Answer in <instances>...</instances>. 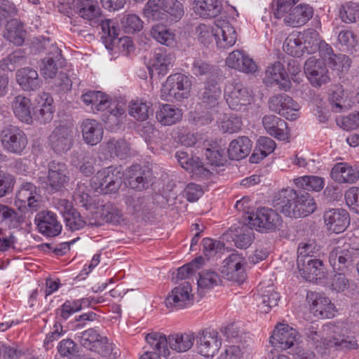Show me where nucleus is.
Returning a JSON list of instances; mask_svg holds the SVG:
<instances>
[{"instance_id": "42", "label": "nucleus", "mask_w": 359, "mask_h": 359, "mask_svg": "<svg viewBox=\"0 0 359 359\" xmlns=\"http://www.w3.org/2000/svg\"><path fill=\"white\" fill-rule=\"evenodd\" d=\"M26 32L22 24L17 19L10 20L5 28L4 36L16 46H22L25 41Z\"/></svg>"}, {"instance_id": "62", "label": "nucleus", "mask_w": 359, "mask_h": 359, "mask_svg": "<svg viewBox=\"0 0 359 359\" xmlns=\"http://www.w3.org/2000/svg\"><path fill=\"white\" fill-rule=\"evenodd\" d=\"M205 155L211 167L223 166L226 162L224 150L219 149L218 147L207 149Z\"/></svg>"}, {"instance_id": "25", "label": "nucleus", "mask_w": 359, "mask_h": 359, "mask_svg": "<svg viewBox=\"0 0 359 359\" xmlns=\"http://www.w3.org/2000/svg\"><path fill=\"white\" fill-rule=\"evenodd\" d=\"M200 104L205 108L217 106L222 96V89L215 79H209L198 91Z\"/></svg>"}, {"instance_id": "63", "label": "nucleus", "mask_w": 359, "mask_h": 359, "mask_svg": "<svg viewBox=\"0 0 359 359\" xmlns=\"http://www.w3.org/2000/svg\"><path fill=\"white\" fill-rule=\"evenodd\" d=\"M339 16L343 22L351 23L359 18V5L356 3H348L339 11Z\"/></svg>"}, {"instance_id": "35", "label": "nucleus", "mask_w": 359, "mask_h": 359, "mask_svg": "<svg viewBox=\"0 0 359 359\" xmlns=\"http://www.w3.org/2000/svg\"><path fill=\"white\" fill-rule=\"evenodd\" d=\"M182 117V111L170 104H161L156 111V118L163 126L174 125L179 122Z\"/></svg>"}, {"instance_id": "56", "label": "nucleus", "mask_w": 359, "mask_h": 359, "mask_svg": "<svg viewBox=\"0 0 359 359\" xmlns=\"http://www.w3.org/2000/svg\"><path fill=\"white\" fill-rule=\"evenodd\" d=\"M344 95V90L341 86H337L332 91L330 97V102L333 111L338 113L348 109Z\"/></svg>"}, {"instance_id": "18", "label": "nucleus", "mask_w": 359, "mask_h": 359, "mask_svg": "<svg viewBox=\"0 0 359 359\" xmlns=\"http://www.w3.org/2000/svg\"><path fill=\"white\" fill-rule=\"evenodd\" d=\"M358 250L352 248L349 243L334 248L329 255V262L334 270H343L353 262Z\"/></svg>"}, {"instance_id": "30", "label": "nucleus", "mask_w": 359, "mask_h": 359, "mask_svg": "<svg viewBox=\"0 0 359 359\" xmlns=\"http://www.w3.org/2000/svg\"><path fill=\"white\" fill-rule=\"evenodd\" d=\"M313 13V8L309 5H299L288 9L283 18L287 26L300 27L312 17Z\"/></svg>"}, {"instance_id": "3", "label": "nucleus", "mask_w": 359, "mask_h": 359, "mask_svg": "<svg viewBox=\"0 0 359 359\" xmlns=\"http://www.w3.org/2000/svg\"><path fill=\"white\" fill-rule=\"evenodd\" d=\"M195 339L196 336L192 332L174 333L170 334L168 338L159 332H151L145 337L147 342L151 346H154L163 357L170 355L168 345L177 353H184L193 346Z\"/></svg>"}, {"instance_id": "52", "label": "nucleus", "mask_w": 359, "mask_h": 359, "mask_svg": "<svg viewBox=\"0 0 359 359\" xmlns=\"http://www.w3.org/2000/svg\"><path fill=\"white\" fill-rule=\"evenodd\" d=\"M151 111L149 104L143 100L132 101L129 105V114L137 121H146Z\"/></svg>"}, {"instance_id": "12", "label": "nucleus", "mask_w": 359, "mask_h": 359, "mask_svg": "<svg viewBox=\"0 0 359 359\" xmlns=\"http://www.w3.org/2000/svg\"><path fill=\"white\" fill-rule=\"evenodd\" d=\"M196 338L198 353L204 357L212 358L222 345L218 332L213 329L198 332Z\"/></svg>"}, {"instance_id": "9", "label": "nucleus", "mask_w": 359, "mask_h": 359, "mask_svg": "<svg viewBox=\"0 0 359 359\" xmlns=\"http://www.w3.org/2000/svg\"><path fill=\"white\" fill-rule=\"evenodd\" d=\"M224 95L229 107L236 111H240L245 108L252 100V91L236 80L226 85Z\"/></svg>"}, {"instance_id": "8", "label": "nucleus", "mask_w": 359, "mask_h": 359, "mask_svg": "<svg viewBox=\"0 0 359 359\" xmlns=\"http://www.w3.org/2000/svg\"><path fill=\"white\" fill-rule=\"evenodd\" d=\"M297 332L287 324L279 323L270 338V343L276 348L287 350L288 354H299L300 344L297 341Z\"/></svg>"}, {"instance_id": "24", "label": "nucleus", "mask_w": 359, "mask_h": 359, "mask_svg": "<svg viewBox=\"0 0 359 359\" xmlns=\"http://www.w3.org/2000/svg\"><path fill=\"white\" fill-rule=\"evenodd\" d=\"M330 176L340 184H354L359 180V166L346 162L337 163L332 168Z\"/></svg>"}, {"instance_id": "41", "label": "nucleus", "mask_w": 359, "mask_h": 359, "mask_svg": "<svg viewBox=\"0 0 359 359\" xmlns=\"http://www.w3.org/2000/svg\"><path fill=\"white\" fill-rule=\"evenodd\" d=\"M262 123L266 132L271 136L279 140L285 138L287 123L283 119L274 115H267L263 117Z\"/></svg>"}, {"instance_id": "45", "label": "nucleus", "mask_w": 359, "mask_h": 359, "mask_svg": "<svg viewBox=\"0 0 359 359\" xmlns=\"http://www.w3.org/2000/svg\"><path fill=\"white\" fill-rule=\"evenodd\" d=\"M150 34L157 42L166 46H174L175 44V34L163 24L152 26Z\"/></svg>"}, {"instance_id": "26", "label": "nucleus", "mask_w": 359, "mask_h": 359, "mask_svg": "<svg viewBox=\"0 0 359 359\" xmlns=\"http://www.w3.org/2000/svg\"><path fill=\"white\" fill-rule=\"evenodd\" d=\"M37 104L33 109V116L35 120L40 123L50 122L53 117V100L48 93H43L36 99Z\"/></svg>"}, {"instance_id": "19", "label": "nucleus", "mask_w": 359, "mask_h": 359, "mask_svg": "<svg viewBox=\"0 0 359 359\" xmlns=\"http://www.w3.org/2000/svg\"><path fill=\"white\" fill-rule=\"evenodd\" d=\"M242 219V224H277L280 223L281 217L276 210L264 207L255 212L247 211Z\"/></svg>"}, {"instance_id": "29", "label": "nucleus", "mask_w": 359, "mask_h": 359, "mask_svg": "<svg viewBox=\"0 0 359 359\" xmlns=\"http://www.w3.org/2000/svg\"><path fill=\"white\" fill-rule=\"evenodd\" d=\"M215 41L219 48H228L236 41V32L234 27L226 20L219 21L215 25Z\"/></svg>"}, {"instance_id": "27", "label": "nucleus", "mask_w": 359, "mask_h": 359, "mask_svg": "<svg viewBox=\"0 0 359 359\" xmlns=\"http://www.w3.org/2000/svg\"><path fill=\"white\" fill-rule=\"evenodd\" d=\"M307 298L311 302V311L318 318H331L334 316V306L331 301L318 293H312Z\"/></svg>"}, {"instance_id": "23", "label": "nucleus", "mask_w": 359, "mask_h": 359, "mask_svg": "<svg viewBox=\"0 0 359 359\" xmlns=\"http://www.w3.org/2000/svg\"><path fill=\"white\" fill-rule=\"evenodd\" d=\"M49 144L57 154H63L69 150L73 144V133L65 126L55 128L49 137Z\"/></svg>"}, {"instance_id": "16", "label": "nucleus", "mask_w": 359, "mask_h": 359, "mask_svg": "<svg viewBox=\"0 0 359 359\" xmlns=\"http://www.w3.org/2000/svg\"><path fill=\"white\" fill-rule=\"evenodd\" d=\"M128 187L136 191L147 189L151 184V172L140 165H133L124 173Z\"/></svg>"}, {"instance_id": "14", "label": "nucleus", "mask_w": 359, "mask_h": 359, "mask_svg": "<svg viewBox=\"0 0 359 359\" xmlns=\"http://www.w3.org/2000/svg\"><path fill=\"white\" fill-rule=\"evenodd\" d=\"M65 65V58L61 50L55 44H51L47 50L46 56L42 60L40 66L41 75L44 79H53L59 69Z\"/></svg>"}, {"instance_id": "5", "label": "nucleus", "mask_w": 359, "mask_h": 359, "mask_svg": "<svg viewBox=\"0 0 359 359\" xmlns=\"http://www.w3.org/2000/svg\"><path fill=\"white\" fill-rule=\"evenodd\" d=\"M123 176L121 167L109 166L97 172L90 180V185L96 192L105 195L116 194L122 185Z\"/></svg>"}, {"instance_id": "38", "label": "nucleus", "mask_w": 359, "mask_h": 359, "mask_svg": "<svg viewBox=\"0 0 359 359\" xmlns=\"http://www.w3.org/2000/svg\"><path fill=\"white\" fill-rule=\"evenodd\" d=\"M252 149L250 140L245 136H241L231 142L228 154L231 160L239 161L248 156Z\"/></svg>"}, {"instance_id": "4", "label": "nucleus", "mask_w": 359, "mask_h": 359, "mask_svg": "<svg viewBox=\"0 0 359 359\" xmlns=\"http://www.w3.org/2000/svg\"><path fill=\"white\" fill-rule=\"evenodd\" d=\"M143 13L149 20L177 22L183 16L184 8L177 0H149L144 6Z\"/></svg>"}, {"instance_id": "51", "label": "nucleus", "mask_w": 359, "mask_h": 359, "mask_svg": "<svg viewBox=\"0 0 359 359\" xmlns=\"http://www.w3.org/2000/svg\"><path fill=\"white\" fill-rule=\"evenodd\" d=\"M325 224H350V216L343 208H334L326 211L323 215Z\"/></svg>"}, {"instance_id": "43", "label": "nucleus", "mask_w": 359, "mask_h": 359, "mask_svg": "<svg viewBox=\"0 0 359 359\" xmlns=\"http://www.w3.org/2000/svg\"><path fill=\"white\" fill-rule=\"evenodd\" d=\"M81 98L86 104H91L93 110L104 111L109 106L108 95L101 91L90 90L82 95Z\"/></svg>"}, {"instance_id": "55", "label": "nucleus", "mask_w": 359, "mask_h": 359, "mask_svg": "<svg viewBox=\"0 0 359 359\" xmlns=\"http://www.w3.org/2000/svg\"><path fill=\"white\" fill-rule=\"evenodd\" d=\"M88 187L85 183L79 182L73 193L72 198L76 204L88 209L90 205V196Z\"/></svg>"}, {"instance_id": "32", "label": "nucleus", "mask_w": 359, "mask_h": 359, "mask_svg": "<svg viewBox=\"0 0 359 359\" xmlns=\"http://www.w3.org/2000/svg\"><path fill=\"white\" fill-rule=\"evenodd\" d=\"M16 81L25 90H36L41 87V84L37 72L30 67H25L18 70Z\"/></svg>"}, {"instance_id": "6", "label": "nucleus", "mask_w": 359, "mask_h": 359, "mask_svg": "<svg viewBox=\"0 0 359 359\" xmlns=\"http://www.w3.org/2000/svg\"><path fill=\"white\" fill-rule=\"evenodd\" d=\"M77 339L84 348L103 357L110 356L115 345L95 328H89L77 334Z\"/></svg>"}, {"instance_id": "49", "label": "nucleus", "mask_w": 359, "mask_h": 359, "mask_svg": "<svg viewBox=\"0 0 359 359\" xmlns=\"http://www.w3.org/2000/svg\"><path fill=\"white\" fill-rule=\"evenodd\" d=\"M101 217L104 222L111 224H121L124 221L122 211L111 203H107L102 205Z\"/></svg>"}, {"instance_id": "28", "label": "nucleus", "mask_w": 359, "mask_h": 359, "mask_svg": "<svg viewBox=\"0 0 359 359\" xmlns=\"http://www.w3.org/2000/svg\"><path fill=\"white\" fill-rule=\"evenodd\" d=\"M72 8L79 17L89 21L97 20L102 15L97 0H73Z\"/></svg>"}, {"instance_id": "7", "label": "nucleus", "mask_w": 359, "mask_h": 359, "mask_svg": "<svg viewBox=\"0 0 359 359\" xmlns=\"http://www.w3.org/2000/svg\"><path fill=\"white\" fill-rule=\"evenodd\" d=\"M191 81L188 76L177 73L170 75L163 84L161 96L169 100L175 99L182 101L190 95Z\"/></svg>"}, {"instance_id": "31", "label": "nucleus", "mask_w": 359, "mask_h": 359, "mask_svg": "<svg viewBox=\"0 0 359 359\" xmlns=\"http://www.w3.org/2000/svg\"><path fill=\"white\" fill-rule=\"evenodd\" d=\"M300 276L306 280L313 281L323 273V262L318 259L307 257L306 259H297Z\"/></svg>"}, {"instance_id": "37", "label": "nucleus", "mask_w": 359, "mask_h": 359, "mask_svg": "<svg viewBox=\"0 0 359 359\" xmlns=\"http://www.w3.org/2000/svg\"><path fill=\"white\" fill-rule=\"evenodd\" d=\"M31 100L23 95L15 96L11 102V107L15 116L22 122L31 123L32 115L31 114Z\"/></svg>"}, {"instance_id": "39", "label": "nucleus", "mask_w": 359, "mask_h": 359, "mask_svg": "<svg viewBox=\"0 0 359 359\" xmlns=\"http://www.w3.org/2000/svg\"><path fill=\"white\" fill-rule=\"evenodd\" d=\"M194 12L203 18H214L222 11V6L219 0H194Z\"/></svg>"}, {"instance_id": "53", "label": "nucleus", "mask_w": 359, "mask_h": 359, "mask_svg": "<svg viewBox=\"0 0 359 359\" xmlns=\"http://www.w3.org/2000/svg\"><path fill=\"white\" fill-rule=\"evenodd\" d=\"M197 284L201 289H212L221 283L219 276L215 271L207 269L198 273Z\"/></svg>"}, {"instance_id": "33", "label": "nucleus", "mask_w": 359, "mask_h": 359, "mask_svg": "<svg viewBox=\"0 0 359 359\" xmlns=\"http://www.w3.org/2000/svg\"><path fill=\"white\" fill-rule=\"evenodd\" d=\"M82 135L84 141L90 145H96L102 139L103 128L94 119H86L82 123Z\"/></svg>"}, {"instance_id": "44", "label": "nucleus", "mask_w": 359, "mask_h": 359, "mask_svg": "<svg viewBox=\"0 0 359 359\" xmlns=\"http://www.w3.org/2000/svg\"><path fill=\"white\" fill-rule=\"evenodd\" d=\"M283 48L287 54L292 57H302L305 53V46H303L300 33L290 34L283 43Z\"/></svg>"}, {"instance_id": "2", "label": "nucleus", "mask_w": 359, "mask_h": 359, "mask_svg": "<svg viewBox=\"0 0 359 359\" xmlns=\"http://www.w3.org/2000/svg\"><path fill=\"white\" fill-rule=\"evenodd\" d=\"M333 332L332 337L327 341L318 327L311 325L305 329L308 342L316 348L321 347L322 345L344 351L358 348V344L355 332L348 323L337 325Z\"/></svg>"}, {"instance_id": "47", "label": "nucleus", "mask_w": 359, "mask_h": 359, "mask_svg": "<svg viewBox=\"0 0 359 359\" xmlns=\"http://www.w3.org/2000/svg\"><path fill=\"white\" fill-rule=\"evenodd\" d=\"M154 201L162 208H171L172 210L177 209L178 205L182 203L177 191L174 189L164 190L162 194H155Z\"/></svg>"}, {"instance_id": "21", "label": "nucleus", "mask_w": 359, "mask_h": 359, "mask_svg": "<svg viewBox=\"0 0 359 359\" xmlns=\"http://www.w3.org/2000/svg\"><path fill=\"white\" fill-rule=\"evenodd\" d=\"M69 172L65 163L53 161L48 164V185L51 191H59L69 182Z\"/></svg>"}, {"instance_id": "10", "label": "nucleus", "mask_w": 359, "mask_h": 359, "mask_svg": "<svg viewBox=\"0 0 359 359\" xmlns=\"http://www.w3.org/2000/svg\"><path fill=\"white\" fill-rule=\"evenodd\" d=\"M0 140L3 148L12 154H21L27 145V138L24 131L12 125L1 131Z\"/></svg>"}, {"instance_id": "58", "label": "nucleus", "mask_w": 359, "mask_h": 359, "mask_svg": "<svg viewBox=\"0 0 359 359\" xmlns=\"http://www.w3.org/2000/svg\"><path fill=\"white\" fill-rule=\"evenodd\" d=\"M121 24L126 32L135 33L143 28V21L135 14L124 15L121 19Z\"/></svg>"}, {"instance_id": "15", "label": "nucleus", "mask_w": 359, "mask_h": 359, "mask_svg": "<svg viewBox=\"0 0 359 359\" xmlns=\"http://www.w3.org/2000/svg\"><path fill=\"white\" fill-rule=\"evenodd\" d=\"M304 73L313 87H320L330 80L328 70L325 62L314 57H310L304 63Z\"/></svg>"}, {"instance_id": "61", "label": "nucleus", "mask_w": 359, "mask_h": 359, "mask_svg": "<svg viewBox=\"0 0 359 359\" xmlns=\"http://www.w3.org/2000/svg\"><path fill=\"white\" fill-rule=\"evenodd\" d=\"M23 223L25 222V217L18 215L11 208L0 203V223Z\"/></svg>"}, {"instance_id": "64", "label": "nucleus", "mask_w": 359, "mask_h": 359, "mask_svg": "<svg viewBox=\"0 0 359 359\" xmlns=\"http://www.w3.org/2000/svg\"><path fill=\"white\" fill-rule=\"evenodd\" d=\"M97 159L91 153H86L79 162V168L80 172L85 176H91L95 172V165Z\"/></svg>"}, {"instance_id": "46", "label": "nucleus", "mask_w": 359, "mask_h": 359, "mask_svg": "<svg viewBox=\"0 0 359 359\" xmlns=\"http://www.w3.org/2000/svg\"><path fill=\"white\" fill-rule=\"evenodd\" d=\"M276 148L275 142L268 137H260L257 142L255 152L250 156L252 163L258 162L259 160L263 159L269 154L272 153Z\"/></svg>"}, {"instance_id": "22", "label": "nucleus", "mask_w": 359, "mask_h": 359, "mask_svg": "<svg viewBox=\"0 0 359 359\" xmlns=\"http://www.w3.org/2000/svg\"><path fill=\"white\" fill-rule=\"evenodd\" d=\"M221 238L229 241L231 238L236 248L247 249L255 239L254 229L250 226H240L222 234Z\"/></svg>"}, {"instance_id": "11", "label": "nucleus", "mask_w": 359, "mask_h": 359, "mask_svg": "<svg viewBox=\"0 0 359 359\" xmlns=\"http://www.w3.org/2000/svg\"><path fill=\"white\" fill-rule=\"evenodd\" d=\"M245 264V259L241 254L234 250L223 261L220 271L227 280L241 284L246 278Z\"/></svg>"}, {"instance_id": "60", "label": "nucleus", "mask_w": 359, "mask_h": 359, "mask_svg": "<svg viewBox=\"0 0 359 359\" xmlns=\"http://www.w3.org/2000/svg\"><path fill=\"white\" fill-rule=\"evenodd\" d=\"M203 263V258L202 257H196L192 262L184 264L177 269V278L180 280L189 278L200 269Z\"/></svg>"}, {"instance_id": "57", "label": "nucleus", "mask_w": 359, "mask_h": 359, "mask_svg": "<svg viewBox=\"0 0 359 359\" xmlns=\"http://www.w3.org/2000/svg\"><path fill=\"white\" fill-rule=\"evenodd\" d=\"M202 244L203 254L208 259L224 250V244L220 241L205 238L203 239Z\"/></svg>"}, {"instance_id": "1", "label": "nucleus", "mask_w": 359, "mask_h": 359, "mask_svg": "<svg viewBox=\"0 0 359 359\" xmlns=\"http://www.w3.org/2000/svg\"><path fill=\"white\" fill-rule=\"evenodd\" d=\"M295 185L301 189H283L274 197L276 205L281 208L283 213L289 217L299 218L308 216L316 209L313 197L306 191H320L324 180L317 176H304L294 179Z\"/></svg>"}, {"instance_id": "36", "label": "nucleus", "mask_w": 359, "mask_h": 359, "mask_svg": "<svg viewBox=\"0 0 359 359\" xmlns=\"http://www.w3.org/2000/svg\"><path fill=\"white\" fill-rule=\"evenodd\" d=\"M280 294L274 290L273 286H268L255 296V300L260 312L267 313L272 307L278 304Z\"/></svg>"}, {"instance_id": "40", "label": "nucleus", "mask_w": 359, "mask_h": 359, "mask_svg": "<svg viewBox=\"0 0 359 359\" xmlns=\"http://www.w3.org/2000/svg\"><path fill=\"white\" fill-rule=\"evenodd\" d=\"M173 62V56L164 50H158L154 53L149 70L152 74L154 71L158 74L165 75Z\"/></svg>"}, {"instance_id": "13", "label": "nucleus", "mask_w": 359, "mask_h": 359, "mask_svg": "<svg viewBox=\"0 0 359 359\" xmlns=\"http://www.w3.org/2000/svg\"><path fill=\"white\" fill-rule=\"evenodd\" d=\"M269 107L272 111L288 120H295L298 117V111L300 109L299 104L285 94L271 97L269 100Z\"/></svg>"}, {"instance_id": "50", "label": "nucleus", "mask_w": 359, "mask_h": 359, "mask_svg": "<svg viewBox=\"0 0 359 359\" xmlns=\"http://www.w3.org/2000/svg\"><path fill=\"white\" fill-rule=\"evenodd\" d=\"M26 64L25 53L21 50L13 51L1 60L0 67L4 71H14L16 67Z\"/></svg>"}, {"instance_id": "20", "label": "nucleus", "mask_w": 359, "mask_h": 359, "mask_svg": "<svg viewBox=\"0 0 359 359\" xmlns=\"http://www.w3.org/2000/svg\"><path fill=\"white\" fill-rule=\"evenodd\" d=\"M193 304L191 286L189 282H184L175 287L165 299L168 307L182 309Z\"/></svg>"}, {"instance_id": "59", "label": "nucleus", "mask_w": 359, "mask_h": 359, "mask_svg": "<svg viewBox=\"0 0 359 359\" xmlns=\"http://www.w3.org/2000/svg\"><path fill=\"white\" fill-rule=\"evenodd\" d=\"M196 34L198 41L204 44L208 45L215 40V27L210 25L200 24L196 27Z\"/></svg>"}, {"instance_id": "17", "label": "nucleus", "mask_w": 359, "mask_h": 359, "mask_svg": "<svg viewBox=\"0 0 359 359\" xmlns=\"http://www.w3.org/2000/svg\"><path fill=\"white\" fill-rule=\"evenodd\" d=\"M263 82L267 86L277 85L280 90L285 91L290 90L292 86L284 65L278 61L267 67Z\"/></svg>"}, {"instance_id": "34", "label": "nucleus", "mask_w": 359, "mask_h": 359, "mask_svg": "<svg viewBox=\"0 0 359 359\" xmlns=\"http://www.w3.org/2000/svg\"><path fill=\"white\" fill-rule=\"evenodd\" d=\"M40 196L37 192L36 187L31 182H26L22 184L20 190L16 194V201L21 203L25 207L36 208L39 205Z\"/></svg>"}, {"instance_id": "48", "label": "nucleus", "mask_w": 359, "mask_h": 359, "mask_svg": "<svg viewBox=\"0 0 359 359\" xmlns=\"http://www.w3.org/2000/svg\"><path fill=\"white\" fill-rule=\"evenodd\" d=\"M105 148L111 156H116L121 159L126 158L130 154L129 144L123 139L109 140L105 144Z\"/></svg>"}, {"instance_id": "54", "label": "nucleus", "mask_w": 359, "mask_h": 359, "mask_svg": "<svg viewBox=\"0 0 359 359\" xmlns=\"http://www.w3.org/2000/svg\"><path fill=\"white\" fill-rule=\"evenodd\" d=\"M300 38L305 46V52L311 53L318 50L320 43L319 34L314 29H307L302 34H300Z\"/></svg>"}]
</instances>
